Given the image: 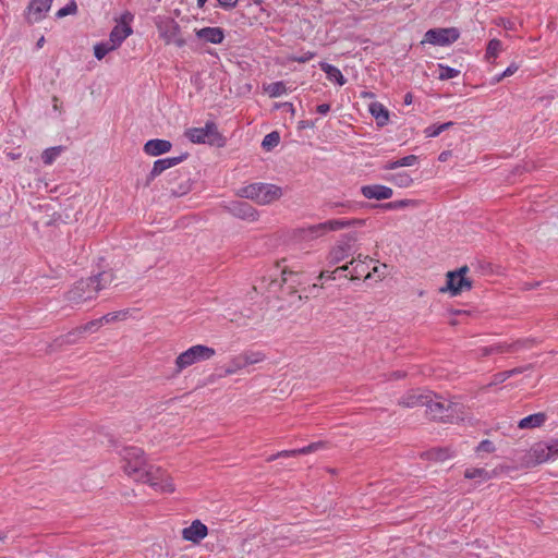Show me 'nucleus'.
I'll list each match as a JSON object with an SVG mask.
<instances>
[{
  "mask_svg": "<svg viewBox=\"0 0 558 558\" xmlns=\"http://www.w3.org/2000/svg\"><path fill=\"white\" fill-rule=\"evenodd\" d=\"M196 36L210 44H221L225 39V33L220 27H204L196 31Z\"/></svg>",
  "mask_w": 558,
  "mask_h": 558,
  "instance_id": "20",
  "label": "nucleus"
},
{
  "mask_svg": "<svg viewBox=\"0 0 558 558\" xmlns=\"http://www.w3.org/2000/svg\"><path fill=\"white\" fill-rule=\"evenodd\" d=\"M5 539H7V534L5 533H0V541L4 542Z\"/></svg>",
  "mask_w": 558,
  "mask_h": 558,
  "instance_id": "62",
  "label": "nucleus"
},
{
  "mask_svg": "<svg viewBox=\"0 0 558 558\" xmlns=\"http://www.w3.org/2000/svg\"><path fill=\"white\" fill-rule=\"evenodd\" d=\"M77 10V5L74 1L68 3L64 8L60 9L58 12H57V16L58 17H64L69 14H73L75 13Z\"/></svg>",
  "mask_w": 558,
  "mask_h": 558,
  "instance_id": "44",
  "label": "nucleus"
},
{
  "mask_svg": "<svg viewBox=\"0 0 558 558\" xmlns=\"http://www.w3.org/2000/svg\"><path fill=\"white\" fill-rule=\"evenodd\" d=\"M172 145L167 140H149L144 145V151L149 156H159L170 151Z\"/></svg>",
  "mask_w": 558,
  "mask_h": 558,
  "instance_id": "21",
  "label": "nucleus"
},
{
  "mask_svg": "<svg viewBox=\"0 0 558 558\" xmlns=\"http://www.w3.org/2000/svg\"><path fill=\"white\" fill-rule=\"evenodd\" d=\"M532 343H533V341L529 340V339L518 340V341L507 344V350L517 352L522 349L530 348L532 345Z\"/></svg>",
  "mask_w": 558,
  "mask_h": 558,
  "instance_id": "39",
  "label": "nucleus"
},
{
  "mask_svg": "<svg viewBox=\"0 0 558 558\" xmlns=\"http://www.w3.org/2000/svg\"><path fill=\"white\" fill-rule=\"evenodd\" d=\"M369 112L376 120L378 126H385L389 121V111L380 102H372L369 105Z\"/></svg>",
  "mask_w": 558,
  "mask_h": 558,
  "instance_id": "24",
  "label": "nucleus"
},
{
  "mask_svg": "<svg viewBox=\"0 0 558 558\" xmlns=\"http://www.w3.org/2000/svg\"><path fill=\"white\" fill-rule=\"evenodd\" d=\"M132 17L131 13H124L121 17V24L112 28L108 41L114 45V49L120 47L124 39L133 33L131 26L128 24V21H131Z\"/></svg>",
  "mask_w": 558,
  "mask_h": 558,
  "instance_id": "14",
  "label": "nucleus"
},
{
  "mask_svg": "<svg viewBox=\"0 0 558 558\" xmlns=\"http://www.w3.org/2000/svg\"><path fill=\"white\" fill-rule=\"evenodd\" d=\"M207 535L208 529L199 520H194L190 526L182 530V538L193 544L201 543Z\"/></svg>",
  "mask_w": 558,
  "mask_h": 558,
  "instance_id": "17",
  "label": "nucleus"
},
{
  "mask_svg": "<svg viewBox=\"0 0 558 558\" xmlns=\"http://www.w3.org/2000/svg\"><path fill=\"white\" fill-rule=\"evenodd\" d=\"M533 452L536 456L537 462H544L548 460L550 457L558 454V439L553 440L546 447L541 445L536 446L533 449Z\"/></svg>",
  "mask_w": 558,
  "mask_h": 558,
  "instance_id": "23",
  "label": "nucleus"
},
{
  "mask_svg": "<svg viewBox=\"0 0 558 558\" xmlns=\"http://www.w3.org/2000/svg\"><path fill=\"white\" fill-rule=\"evenodd\" d=\"M429 454L436 461H445L452 457V454L450 453V451L448 449H441V448L430 451Z\"/></svg>",
  "mask_w": 558,
  "mask_h": 558,
  "instance_id": "42",
  "label": "nucleus"
},
{
  "mask_svg": "<svg viewBox=\"0 0 558 558\" xmlns=\"http://www.w3.org/2000/svg\"><path fill=\"white\" fill-rule=\"evenodd\" d=\"M502 78H505V76H501V74H498V75H496V76H494V77L492 78V82H490V83H492V84H497V83H499Z\"/></svg>",
  "mask_w": 558,
  "mask_h": 558,
  "instance_id": "57",
  "label": "nucleus"
},
{
  "mask_svg": "<svg viewBox=\"0 0 558 558\" xmlns=\"http://www.w3.org/2000/svg\"><path fill=\"white\" fill-rule=\"evenodd\" d=\"M111 319H113V317H109V315H106L98 320L89 322L85 326L82 327V331H88L94 328H98L101 325L102 320L110 322Z\"/></svg>",
  "mask_w": 558,
  "mask_h": 558,
  "instance_id": "45",
  "label": "nucleus"
},
{
  "mask_svg": "<svg viewBox=\"0 0 558 558\" xmlns=\"http://www.w3.org/2000/svg\"><path fill=\"white\" fill-rule=\"evenodd\" d=\"M281 274H282V281L284 283H288L291 280L292 292H295L294 286L300 283V281L296 279L299 277V274L291 271V270H287V269H283Z\"/></svg>",
  "mask_w": 558,
  "mask_h": 558,
  "instance_id": "40",
  "label": "nucleus"
},
{
  "mask_svg": "<svg viewBox=\"0 0 558 558\" xmlns=\"http://www.w3.org/2000/svg\"><path fill=\"white\" fill-rule=\"evenodd\" d=\"M492 353H496V351H490V348H484L483 349V355H488V354H492Z\"/></svg>",
  "mask_w": 558,
  "mask_h": 558,
  "instance_id": "59",
  "label": "nucleus"
},
{
  "mask_svg": "<svg viewBox=\"0 0 558 558\" xmlns=\"http://www.w3.org/2000/svg\"><path fill=\"white\" fill-rule=\"evenodd\" d=\"M509 378V374L505 372H500L496 375H494L493 381L489 384V386L498 385L504 381H506Z\"/></svg>",
  "mask_w": 558,
  "mask_h": 558,
  "instance_id": "50",
  "label": "nucleus"
},
{
  "mask_svg": "<svg viewBox=\"0 0 558 558\" xmlns=\"http://www.w3.org/2000/svg\"><path fill=\"white\" fill-rule=\"evenodd\" d=\"M469 272L468 266H462L458 270L447 274V284L440 289V292H450L452 296H457L464 291L472 289V281L465 276Z\"/></svg>",
  "mask_w": 558,
  "mask_h": 558,
  "instance_id": "7",
  "label": "nucleus"
},
{
  "mask_svg": "<svg viewBox=\"0 0 558 558\" xmlns=\"http://www.w3.org/2000/svg\"><path fill=\"white\" fill-rule=\"evenodd\" d=\"M185 136L194 144H209L221 147L225 138L219 133L215 122L208 121L203 128H191L185 131Z\"/></svg>",
  "mask_w": 558,
  "mask_h": 558,
  "instance_id": "6",
  "label": "nucleus"
},
{
  "mask_svg": "<svg viewBox=\"0 0 558 558\" xmlns=\"http://www.w3.org/2000/svg\"><path fill=\"white\" fill-rule=\"evenodd\" d=\"M364 225V220L361 219H331L322 223L308 226L300 230L302 238L304 239H316L327 232L338 231L351 227H361Z\"/></svg>",
  "mask_w": 558,
  "mask_h": 558,
  "instance_id": "5",
  "label": "nucleus"
},
{
  "mask_svg": "<svg viewBox=\"0 0 558 558\" xmlns=\"http://www.w3.org/2000/svg\"><path fill=\"white\" fill-rule=\"evenodd\" d=\"M386 180L392 182L399 187H409L413 182L411 175L404 171L391 174L390 177L386 178Z\"/></svg>",
  "mask_w": 558,
  "mask_h": 558,
  "instance_id": "30",
  "label": "nucleus"
},
{
  "mask_svg": "<svg viewBox=\"0 0 558 558\" xmlns=\"http://www.w3.org/2000/svg\"><path fill=\"white\" fill-rule=\"evenodd\" d=\"M501 49V43L500 40L498 39H492L489 43H488V46H487V49H486V58L487 59H490V58H496L498 52L500 51Z\"/></svg>",
  "mask_w": 558,
  "mask_h": 558,
  "instance_id": "38",
  "label": "nucleus"
},
{
  "mask_svg": "<svg viewBox=\"0 0 558 558\" xmlns=\"http://www.w3.org/2000/svg\"><path fill=\"white\" fill-rule=\"evenodd\" d=\"M438 66L440 69V73H439L438 78L441 80V81L454 78V77H457L460 74L459 70L450 68L448 65L438 64Z\"/></svg>",
  "mask_w": 558,
  "mask_h": 558,
  "instance_id": "35",
  "label": "nucleus"
},
{
  "mask_svg": "<svg viewBox=\"0 0 558 558\" xmlns=\"http://www.w3.org/2000/svg\"><path fill=\"white\" fill-rule=\"evenodd\" d=\"M424 407L433 420L445 421L451 416L452 403L440 397L428 395V401Z\"/></svg>",
  "mask_w": 558,
  "mask_h": 558,
  "instance_id": "11",
  "label": "nucleus"
},
{
  "mask_svg": "<svg viewBox=\"0 0 558 558\" xmlns=\"http://www.w3.org/2000/svg\"><path fill=\"white\" fill-rule=\"evenodd\" d=\"M319 65L326 73L328 80L337 82L340 86L345 84L347 81L338 68L326 62H322Z\"/></svg>",
  "mask_w": 558,
  "mask_h": 558,
  "instance_id": "28",
  "label": "nucleus"
},
{
  "mask_svg": "<svg viewBox=\"0 0 558 558\" xmlns=\"http://www.w3.org/2000/svg\"><path fill=\"white\" fill-rule=\"evenodd\" d=\"M227 209L232 216L250 222L258 219V211L246 202H232Z\"/></svg>",
  "mask_w": 558,
  "mask_h": 558,
  "instance_id": "15",
  "label": "nucleus"
},
{
  "mask_svg": "<svg viewBox=\"0 0 558 558\" xmlns=\"http://www.w3.org/2000/svg\"><path fill=\"white\" fill-rule=\"evenodd\" d=\"M361 192L364 197L377 201L388 199L393 194L392 189L380 184L362 186Z\"/></svg>",
  "mask_w": 558,
  "mask_h": 558,
  "instance_id": "18",
  "label": "nucleus"
},
{
  "mask_svg": "<svg viewBox=\"0 0 558 558\" xmlns=\"http://www.w3.org/2000/svg\"><path fill=\"white\" fill-rule=\"evenodd\" d=\"M64 150L63 146H53L45 149L41 154V158L45 165H51Z\"/></svg>",
  "mask_w": 558,
  "mask_h": 558,
  "instance_id": "31",
  "label": "nucleus"
},
{
  "mask_svg": "<svg viewBox=\"0 0 558 558\" xmlns=\"http://www.w3.org/2000/svg\"><path fill=\"white\" fill-rule=\"evenodd\" d=\"M350 264H354L349 277L351 280H357L362 277L364 279L371 278V272L367 271L368 265L365 262L353 259Z\"/></svg>",
  "mask_w": 558,
  "mask_h": 558,
  "instance_id": "27",
  "label": "nucleus"
},
{
  "mask_svg": "<svg viewBox=\"0 0 558 558\" xmlns=\"http://www.w3.org/2000/svg\"><path fill=\"white\" fill-rule=\"evenodd\" d=\"M315 56H316L315 52L307 51L301 56H291V57H289V60L299 62V63H305V62L312 60Z\"/></svg>",
  "mask_w": 558,
  "mask_h": 558,
  "instance_id": "46",
  "label": "nucleus"
},
{
  "mask_svg": "<svg viewBox=\"0 0 558 558\" xmlns=\"http://www.w3.org/2000/svg\"><path fill=\"white\" fill-rule=\"evenodd\" d=\"M222 8L232 9L238 4V0H218Z\"/></svg>",
  "mask_w": 558,
  "mask_h": 558,
  "instance_id": "52",
  "label": "nucleus"
},
{
  "mask_svg": "<svg viewBox=\"0 0 558 558\" xmlns=\"http://www.w3.org/2000/svg\"><path fill=\"white\" fill-rule=\"evenodd\" d=\"M112 50H114V45H111V43L107 40L95 45L94 54L98 60H101L108 52Z\"/></svg>",
  "mask_w": 558,
  "mask_h": 558,
  "instance_id": "32",
  "label": "nucleus"
},
{
  "mask_svg": "<svg viewBox=\"0 0 558 558\" xmlns=\"http://www.w3.org/2000/svg\"><path fill=\"white\" fill-rule=\"evenodd\" d=\"M184 158H185V156H180V157H170V158H163V159L156 160L154 162L153 169L150 170V172L148 174V182L153 181L155 178L160 175L165 170L177 166Z\"/></svg>",
  "mask_w": 558,
  "mask_h": 558,
  "instance_id": "19",
  "label": "nucleus"
},
{
  "mask_svg": "<svg viewBox=\"0 0 558 558\" xmlns=\"http://www.w3.org/2000/svg\"><path fill=\"white\" fill-rule=\"evenodd\" d=\"M357 240L356 233H350L339 241L329 252L328 262L331 265H336L353 253V245Z\"/></svg>",
  "mask_w": 558,
  "mask_h": 558,
  "instance_id": "12",
  "label": "nucleus"
},
{
  "mask_svg": "<svg viewBox=\"0 0 558 558\" xmlns=\"http://www.w3.org/2000/svg\"><path fill=\"white\" fill-rule=\"evenodd\" d=\"M547 421V415L544 412H538L531 414L526 417H523L519 421L518 427L521 429H532L536 427H541Z\"/></svg>",
  "mask_w": 558,
  "mask_h": 558,
  "instance_id": "22",
  "label": "nucleus"
},
{
  "mask_svg": "<svg viewBox=\"0 0 558 558\" xmlns=\"http://www.w3.org/2000/svg\"><path fill=\"white\" fill-rule=\"evenodd\" d=\"M428 401V395H417L409 392L401 398L399 403L405 408L424 407Z\"/></svg>",
  "mask_w": 558,
  "mask_h": 558,
  "instance_id": "25",
  "label": "nucleus"
},
{
  "mask_svg": "<svg viewBox=\"0 0 558 558\" xmlns=\"http://www.w3.org/2000/svg\"><path fill=\"white\" fill-rule=\"evenodd\" d=\"M450 156H451V151L445 150V151L440 153V155L438 156V160L441 162L447 161Z\"/></svg>",
  "mask_w": 558,
  "mask_h": 558,
  "instance_id": "55",
  "label": "nucleus"
},
{
  "mask_svg": "<svg viewBox=\"0 0 558 558\" xmlns=\"http://www.w3.org/2000/svg\"><path fill=\"white\" fill-rule=\"evenodd\" d=\"M317 112L320 113V114H326L329 112L330 110V105L328 104H322L319 106H317L316 108Z\"/></svg>",
  "mask_w": 558,
  "mask_h": 558,
  "instance_id": "54",
  "label": "nucleus"
},
{
  "mask_svg": "<svg viewBox=\"0 0 558 558\" xmlns=\"http://www.w3.org/2000/svg\"><path fill=\"white\" fill-rule=\"evenodd\" d=\"M530 369H532V365L531 364L525 365V366L514 367L512 369L506 371V373L509 374V378H510L512 376L522 374V373H524L526 371H530Z\"/></svg>",
  "mask_w": 558,
  "mask_h": 558,
  "instance_id": "49",
  "label": "nucleus"
},
{
  "mask_svg": "<svg viewBox=\"0 0 558 558\" xmlns=\"http://www.w3.org/2000/svg\"><path fill=\"white\" fill-rule=\"evenodd\" d=\"M239 195L258 205H269L283 196V189L271 183H252L240 190Z\"/></svg>",
  "mask_w": 558,
  "mask_h": 558,
  "instance_id": "3",
  "label": "nucleus"
},
{
  "mask_svg": "<svg viewBox=\"0 0 558 558\" xmlns=\"http://www.w3.org/2000/svg\"><path fill=\"white\" fill-rule=\"evenodd\" d=\"M157 27L167 45L173 44L181 48L186 44L181 35V28L174 20L165 19L157 24Z\"/></svg>",
  "mask_w": 558,
  "mask_h": 558,
  "instance_id": "10",
  "label": "nucleus"
},
{
  "mask_svg": "<svg viewBox=\"0 0 558 558\" xmlns=\"http://www.w3.org/2000/svg\"><path fill=\"white\" fill-rule=\"evenodd\" d=\"M414 205H416V202L413 199H401V201H395V202L387 203L385 205V207L389 208V209H398V208H403V207L414 206Z\"/></svg>",
  "mask_w": 558,
  "mask_h": 558,
  "instance_id": "41",
  "label": "nucleus"
},
{
  "mask_svg": "<svg viewBox=\"0 0 558 558\" xmlns=\"http://www.w3.org/2000/svg\"><path fill=\"white\" fill-rule=\"evenodd\" d=\"M507 344L508 343H501V344H498L496 347H490V351H496V353L509 352L507 350Z\"/></svg>",
  "mask_w": 558,
  "mask_h": 558,
  "instance_id": "53",
  "label": "nucleus"
},
{
  "mask_svg": "<svg viewBox=\"0 0 558 558\" xmlns=\"http://www.w3.org/2000/svg\"><path fill=\"white\" fill-rule=\"evenodd\" d=\"M325 447H326V444L324 441H317V442L310 444L308 446H305L300 449H293V451H295V457H296L300 454H308V453L315 452Z\"/></svg>",
  "mask_w": 558,
  "mask_h": 558,
  "instance_id": "36",
  "label": "nucleus"
},
{
  "mask_svg": "<svg viewBox=\"0 0 558 558\" xmlns=\"http://www.w3.org/2000/svg\"><path fill=\"white\" fill-rule=\"evenodd\" d=\"M460 33L456 27L428 29L422 44L428 43L434 46H448L459 39Z\"/></svg>",
  "mask_w": 558,
  "mask_h": 558,
  "instance_id": "9",
  "label": "nucleus"
},
{
  "mask_svg": "<svg viewBox=\"0 0 558 558\" xmlns=\"http://www.w3.org/2000/svg\"><path fill=\"white\" fill-rule=\"evenodd\" d=\"M452 314H454V315H468L469 312L468 311H462V310H456V311H452Z\"/></svg>",
  "mask_w": 558,
  "mask_h": 558,
  "instance_id": "58",
  "label": "nucleus"
},
{
  "mask_svg": "<svg viewBox=\"0 0 558 558\" xmlns=\"http://www.w3.org/2000/svg\"><path fill=\"white\" fill-rule=\"evenodd\" d=\"M494 475H495L494 471L489 472V471H487L486 469H483V468L466 469L465 472H464V477L465 478L478 480V482L488 481V480L493 478Z\"/></svg>",
  "mask_w": 558,
  "mask_h": 558,
  "instance_id": "26",
  "label": "nucleus"
},
{
  "mask_svg": "<svg viewBox=\"0 0 558 558\" xmlns=\"http://www.w3.org/2000/svg\"><path fill=\"white\" fill-rule=\"evenodd\" d=\"M265 90L274 98L283 95L287 92V88L282 82H275L269 84Z\"/></svg>",
  "mask_w": 558,
  "mask_h": 558,
  "instance_id": "34",
  "label": "nucleus"
},
{
  "mask_svg": "<svg viewBox=\"0 0 558 558\" xmlns=\"http://www.w3.org/2000/svg\"><path fill=\"white\" fill-rule=\"evenodd\" d=\"M279 133L274 131L264 137L262 142V147L266 150H270L271 148L276 147L279 144Z\"/></svg>",
  "mask_w": 558,
  "mask_h": 558,
  "instance_id": "33",
  "label": "nucleus"
},
{
  "mask_svg": "<svg viewBox=\"0 0 558 558\" xmlns=\"http://www.w3.org/2000/svg\"><path fill=\"white\" fill-rule=\"evenodd\" d=\"M192 189L191 179L186 174L175 173L168 182L167 190L173 196H183Z\"/></svg>",
  "mask_w": 558,
  "mask_h": 558,
  "instance_id": "16",
  "label": "nucleus"
},
{
  "mask_svg": "<svg viewBox=\"0 0 558 558\" xmlns=\"http://www.w3.org/2000/svg\"><path fill=\"white\" fill-rule=\"evenodd\" d=\"M449 323H450V325H452V326L457 325V320H456V319H451Z\"/></svg>",
  "mask_w": 558,
  "mask_h": 558,
  "instance_id": "64",
  "label": "nucleus"
},
{
  "mask_svg": "<svg viewBox=\"0 0 558 558\" xmlns=\"http://www.w3.org/2000/svg\"><path fill=\"white\" fill-rule=\"evenodd\" d=\"M452 125H453V122H446V123H442V124L437 125V126H434V125L433 126H428L425 130V134H426L427 137H436L441 132H444L445 130H448Z\"/></svg>",
  "mask_w": 558,
  "mask_h": 558,
  "instance_id": "37",
  "label": "nucleus"
},
{
  "mask_svg": "<svg viewBox=\"0 0 558 558\" xmlns=\"http://www.w3.org/2000/svg\"><path fill=\"white\" fill-rule=\"evenodd\" d=\"M266 360V355L260 351H248L243 352L239 355L233 356L228 364L225 366V375L231 376L238 374L248 365L257 364L264 362Z\"/></svg>",
  "mask_w": 558,
  "mask_h": 558,
  "instance_id": "8",
  "label": "nucleus"
},
{
  "mask_svg": "<svg viewBox=\"0 0 558 558\" xmlns=\"http://www.w3.org/2000/svg\"><path fill=\"white\" fill-rule=\"evenodd\" d=\"M122 459V469L124 473L137 481L149 484L156 490L163 493H173L174 485L172 481L166 476L165 472L150 465L145 457V452L138 447H125L120 452Z\"/></svg>",
  "mask_w": 558,
  "mask_h": 558,
  "instance_id": "1",
  "label": "nucleus"
},
{
  "mask_svg": "<svg viewBox=\"0 0 558 558\" xmlns=\"http://www.w3.org/2000/svg\"><path fill=\"white\" fill-rule=\"evenodd\" d=\"M519 66L515 63H511L502 73L501 76L508 77L513 75L518 71Z\"/></svg>",
  "mask_w": 558,
  "mask_h": 558,
  "instance_id": "51",
  "label": "nucleus"
},
{
  "mask_svg": "<svg viewBox=\"0 0 558 558\" xmlns=\"http://www.w3.org/2000/svg\"><path fill=\"white\" fill-rule=\"evenodd\" d=\"M216 354L215 349L196 344L180 353L174 361V374H181L185 368L202 362L208 361Z\"/></svg>",
  "mask_w": 558,
  "mask_h": 558,
  "instance_id": "4",
  "label": "nucleus"
},
{
  "mask_svg": "<svg viewBox=\"0 0 558 558\" xmlns=\"http://www.w3.org/2000/svg\"><path fill=\"white\" fill-rule=\"evenodd\" d=\"M206 0H197L198 7H203L205 4Z\"/></svg>",
  "mask_w": 558,
  "mask_h": 558,
  "instance_id": "63",
  "label": "nucleus"
},
{
  "mask_svg": "<svg viewBox=\"0 0 558 558\" xmlns=\"http://www.w3.org/2000/svg\"><path fill=\"white\" fill-rule=\"evenodd\" d=\"M112 271H102L95 277L78 280L66 293V300L82 303L96 298L97 293L113 282Z\"/></svg>",
  "mask_w": 558,
  "mask_h": 558,
  "instance_id": "2",
  "label": "nucleus"
},
{
  "mask_svg": "<svg viewBox=\"0 0 558 558\" xmlns=\"http://www.w3.org/2000/svg\"><path fill=\"white\" fill-rule=\"evenodd\" d=\"M44 43H45V38H44V37H40V38L38 39V41H37V47H38V48H41V47H43V45H44Z\"/></svg>",
  "mask_w": 558,
  "mask_h": 558,
  "instance_id": "60",
  "label": "nucleus"
},
{
  "mask_svg": "<svg viewBox=\"0 0 558 558\" xmlns=\"http://www.w3.org/2000/svg\"><path fill=\"white\" fill-rule=\"evenodd\" d=\"M363 97H369V98H372V97H374V94H373V93H369V92H365V93H363Z\"/></svg>",
  "mask_w": 558,
  "mask_h": 558,
  "instance_id": "61",
  "label": "nucleus"
},
{
  "mask_svg": "<svg viewBox=\"0 0 558 558\" xmlns=\"http://www.w3.org/2000/svg\"><path fill=\"white\" fill-rule=\"evenodd\" d=\"M416 162H417V156L409 155V156H405V157H403V158H401L399 160L387 162L386 165H384L383 168L385 170H393V169H397L399 167H412Z\"/></svg>",
  "mask_w": 558,
  "mask_h": 558,
  "instance_id": "29",
  "label": "nucleus"
},
{
  "mask_svg": "<svg viewBox=\"0 0 558 558\" xmlns=\"http://www.w3.org/2000/svg\"><path fill=\"white\" fill-rule=\"evenodd\" d=\"M413 101V95L411 93H407L404 96V105L409 106Z\"/></svg>",
  "mask_w": 558,
  "mask_h": 558,
  "instance_id": "56",
  "label": "nucleus"
},
{
  "mask_svg": "<svg viewBox=\"0 0 558 558\" xmlns=\"http://www.w3.org/2000/svg\"><path fill=\"white\" fill-rule=\"evenodd\" d=\"M476 451L477 452H494L495 451V445L493 444V441L488 440V439H484L482 440L477 448H476Z\"/></svg>",
  "mask_w": 558,
  "mask_h": 558,
  "instance_id": "47",
  "label": "nucleus"
},
{
  "mask_svg": "<svg viewBox=\"0 0 558 558\" xmlns=\"http://www.w3.org/2000/svg\"><path fill=\"white\" fill-rule=\"evenodd\" d=\"M286 457H295V451H293V450L279 451V452H277L275 454L269 456L267 458V461L271 462V461L277 460L278 458H286Z\"/></svg>",
  "mask_w": 558,
  "mask_h": 558,
  "instance_id": "48",
  "label": "nucleus"
},
{
  "mask_svg": "<svg viewBox=\"0 0 558 558\" xmlns=\"http://www.w3.org/2000/svg\"><path fill=\"white\" fill-rule=\"evenodd\" d=\"M348 269H349V265L347 264V265L337 267L333 271L324 270V271L320 272L319 278L320 279L326 278V279L335 280L337 272H343V271H347Z\"/></svg>",
  "mask_w": 558,
  "mask_h": 558,
  "instance_id": "43",
  "label": "nucleus"
},
{
  "mask_svg": "<svg viewBox=\"0 0 558 558\" xmlns=\"http://www.w3.org/2000/svg\"><path fill=\"white\" fill-rule=\"evenodd\" d=\"M53 0H31L26 8V21L35 24L44 20L50 11Z\"/></svg>",
  "mask_w": 558,
  "mask_h": 558,
  "instance_id": "13",
  "label": "nucleus"
}]
</instances>
